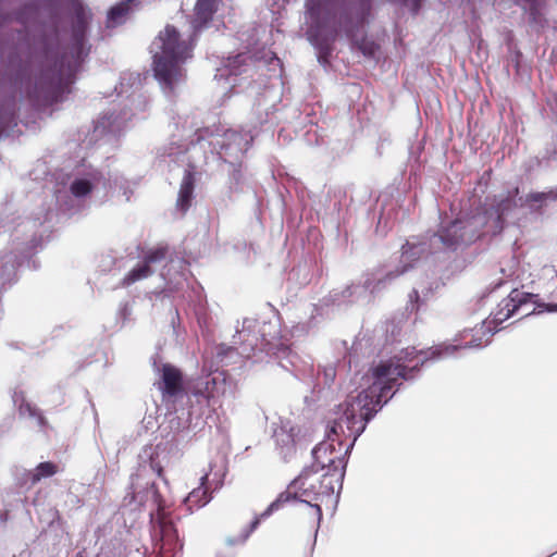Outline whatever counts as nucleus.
I'll return each mask as SVG.
<instances>
[{"label":"nucleus","instance_id":"obj_1","mask_svg":"<svg viewBox=\"0 0 557 557\" xmlns=\"http://www.w3.org/2000/svg\"><path fill=\"white\" fill-rule=\"evenodd\" d=\"M403 372L392 363H379L363 376L369 386L357 395H348L338 405L334 419L327 426L326 438L312 450L313 462L310 467L322 472H332L339 468L345 472L346 456L355 442L364 431L368 421L394 395V387L399 386L398 376Z\"/></svg>","mask_w":557,"mask_h":557},{"label":"nucleus","instance_id":"obj_2","mask_svg":"<svg viewBox=\"0 0 557 557\" xmlns=\"http://www.w3.org/2000/svg\"><path fill=\"white\" fill-rule=\"evenodd\" d=\"M518 195L519 189L515 187L493 198L487 197L472 214L457 218L447 224L442 223L430 239V253H435L441 248L457 250L482 237L498 235L507 222L518 219L522 208L539 210L548 200L557 198L554 191L531 193L525 199Z\"/></svg>","mask_w":557,"mask_h":557},{"label":"nucleus","instance_id":"obj_3","mask_svg":"<svg viewBox=\"0 0 557 557\" xmlns=\"http://www.w3.org/2000/svg\"><path fill=\"white\" fill-rule=\"evenodd\" d=\"M195 135L196 140H191L188 145H178L173 141L164 152L174 162H187L188 169L185 170L176 201V208L182 213H185L191 206L195 189L194 170L197 168L199 154L206 153L209 148L211 153H216L224 162L235 165L242 160L253 139L250 131L242 133L223 128H218L214 133L201 129L197 131ZM205 159H207V154H205Z\"/></svg>","mask_w":557,"mask_h":557},{"label":"nucleus","instance_id":"obj_4","mask_svg":"<svg viewBox=\"0 0 557 557\" xmlns=\"http://www.w3.org/2000/svg\"><path fill=\"white\" fill-rule=\"evenodd\" d=\"M139 460L138 471L131 483L132 500L139 505L152 506L153 509L149 515L153 535L160 537L156 543V549L161 557H176L183 548V543L178 537L177 529L168 518L164 502L150 478V475L161 476L162 474L157 447L146 446L139 455Z\"/></svg>","mask_w":557,"mask_h":557},{"label":"nucleus","instance_id":"obj_5","mask_svg":"<svg viewBox=\"0 0 557 557\" xmlns=\"http://www.w3.org/2000/svg\"><path fill=\"white\" fill-rule=\"evenodd\" d=\"M267 326L263 323L260 329L257 320L245 319L242 330L237 331L236 335L240 346L235 348L220 345L216 350L220 361L223 362L226 357L233 354L249 358L251 352L258 348L260 341V349L273 355L283 369L290 371L299 380L312 385L313 388L320 386V372L315 371L312 358L308 355L301 356L292 350L289 346L281 342H274L273 337H268Z\"/></svg>","mask_w":557,"mask_h":557},{"label":"nucleus","instance_id":"obj_6","mask_svg":"<svg viewBox=\"0 0 557 557\" xmlns=\"http://www.w3.org/2000/svg\"><path fill=\"white\" fill-rule=\"evenodd\" d=\"M344 471L339 468L332 472H322L314 467H308L288 485L287 490L278 495L269 507L256 518L250 525V530L245 534V541L249 534L258 527L261 519H265L274 511L278 510L284 504L298 499L308 504L313 510L318 522L322 519V510L318 504L311 502L322 500L324 497L332 496L339 492L343 485Z\"/></svg>","mask_w":557,"mask_h":557},{"label":"nucleus","instance_id":"obj_7","mask_svg":"<svg viewBox=\"0 0 557 557\" xmlns=\"http://www.w3.org/2000/svg\"><path fill=\"white\" fill-rule=\"evenodd\" d=\"M193 42L183 39L174 26L166 25L150 46L156 79L166 96L185 79L184 63L191 58Z\"/></svg>","mask_w":557,"mask_h":557},{"label":"nucleus","instance_id":"obj_8","mask_svg":"<svg viewBox=\"0 0 557 557\" xmlns=\"http://www.w3.org/2000/svg\"><path fill=\"white\" fill-rule=\"evenodd\" d=\"M496 333L490 324L483 322L471 330H463L455 339L456 344L443 343L428 350H416L414 347H407L403 349L399 355L393 358L381 361L380 363H392L393 368H398L403 372L398 380L412 379V372L419 366H423L429 359H441L455 355L456 351L467 348H482L485 347L492 336Z\"/></svg>","mask_w":557,"mask_h":557},{"label":"nucleus","instance_id":"obj_9","mask_svg":"<svg viewBox=\"0 0 557 557\" xmlns=\"http://www.w3.org/2000/svg\"><path fill=\"white\" fill-rule=\"evenodd\" d=\"M67 185L70 195H64L60 190L57 191L55 198L60 209L64 212L75 213L79 210L83 203L102 191V197H107L109 190L113 189L110 184L108 186L107 180L103 175L90 164L82 162L77 164L67 176ZM123 189V178L115 177L114 188Z\"/></svg>","mask_w":557,"mask_h":557},{"label":"nucleus","instance_id":"obj_10","mask_svg":"<svg viewBox=\"0 0 557 557\" xmlns=\"http://www.w3.org/2000/svg\"><path fill=\"white\" fill-rule=\"evenodd\" d=\"M426 252V244H410L407 242L403 246L401 253V263L404 264L401 270H397L396 272L384 273L383 271H376L367 276L364 283L362 285H351L348 286L342 293V299L334 298V302L341 305L345 301H358L360 299L368 298V294L372 295L376 292H380L383 287H385L386 282L397 277L398 275L405 273L409 267H412L410 262L418 260L421 255Z\"/></svg>","mask_w":557,"mask_h":557},{"label":"nucleus","instance_id":"obj_11","mask_svg":"<svg viewBox=\"0 0 557 557\" xmlns=\"http://www.w3.org/2000/svg\"><path fill=\"white\" fill-rule=\"evenodd\" d=\"M306 34L312 45L325 49L338 34L332 0H306Z\"/></svg>","mask_w":557,"mask_h":557},{"label":"nucleus","instance_id":"obj_12","mask_svg":"<svg viewBox=\"0 0 557 557\" xmlns=\"http://www.w3.org/2000/svg\"><path fill=\"white\" fill-rule=\"evenodd\" d=\"M537 298V295L513 289L506 299L502 300L492 318L485 322L497 332V326L518 311H522L524 317L535 311L537 313L557 312V304L539 302Z\"/></svg>","mask_w":557,"mask_h":557},{"label":"nucleus","instance_id":"obj_13","mask_svg":"<svg viewBox=\"0 0 557 557\" xmlns=\"http://www.w3.org/2000/svg\"><path fill=\"white\" fill-rule=\"evenodd\" d=\"M228 387L225 372L214 370L189 382L187 393L190 400L195 398L200 407L215 410L221 406V397L225 395Z\"/></svg>","mask_w":557,"mask_h":557},{"label":"nucleus","instance_id":"obj_14","mask_svg":"<svg viewBox=\"0 0 557 557\" xmlns=\"http://www.w3.org/2000/svg\"><path fill=\"white\" fill-rule=\"evenodd\" d=\"M246 50L245 52L237 53L235 57H228L223 62L222 66L216 70L214 78L218 83H224L223 89H227L228 87L233 88L237 85L236 76L248 71L250 65L249 61L252 59L261 60L263 58V55L255 51L250 42L246 46Z\"/></svg>","mask_w":557,"mask_h":557},{"label":"nucleus","instance_id":"obj_15","mask_svg":"<svg viewBox=\"0 0 557 557\" xmlns=\"http://www.w3.org/2000/svg\"><path fill=\"white\" fill-rule=\"evenodd\" d=\"M225 475L224 465H210V471L200 478V485L194 488L184 499V506L188 511L193 512L207 505L211 495L209 491L213 487L219 488L223 483Z\"/></svg>","mask_w":557,"mask_h":557},{"label":"nucleus","instance_id":"obj_16","mask_svg":"<svg viewBox=\"0 0 557 557\" xmlns=\"http://www.w3.org/2000/svg\"><path fill=\"white\" fill-rule=\"evenodd\" d=\"M168 248L159 246L150 249L144 260L132 269L123 280V285L128 286L137 281L148 277L152 273V265L165 259Z\"/></svg>","mask_w":557,"mask_h":557},{"label":"nucleus","instance_id":"obj_17","mask_svg":"<svg viewBox=\"0 0 557 557\" xmlns=\"http://www.w3.org/2000/svg\"><path fill=\"white\" fill-rule=\"evenodd\" d=\"M160 381L157 383L158 388L162 392L164 397H176L182 394L183 375L181 371L172 364L164 363L161 368L157 369Z\"/></svg>","mask_w":557,"mask_h":557},{"label":"nucleus","instance_id":"obj_18","mask_svg":"<svg viewBox=\"0 0 557 557\" xmlns=\"http://www.w3.org/2000/svg\"><path fill=\"white\" fill-rule=\"evenodd\" d=\"M276 446L281 454L286 458L295 451V433L294 428L282 424L276 428L273 433Z\"/></svg>","mask_w":557,"mask_h":557},{"label":"nucleus","instance_id":"obj_19","mask_svg":"<svg viewBox=\"0 0 557 557\" xmlns=\"http://www.w3.org/2000/svg\"><path fill=\"white\" fill-rule=\"evenodd\" d=\"M131 119V115L126 112L122 114H110L101 116L96 124V131L101 133H117L122 129L125 122Z\"/></svg>","mask_w":557,"mask_h":557},{"label":"nucleus","instance_id":"obj_20","mask_svg":"<svg viewBox=\"0 0 557 557\" xmlns=\"http://www.w3.org/2000/svg\"><path fill=\"white\" fill-rule=\"evenodd\" d=\"M13 404L18 408V412L21 416H27L29 418H35L39 426H42L45 423L44 417L37 411V409L25 400L24 394L22 392L15 391L13 396Z\"/></svg>","mask_w":557,"mask_h":557},{"label":"nucleus","instance_id":"obj_21","mask_svg":"<svg viewBox=\"0 0 557 557\" xmlns=\"http://www.w3.org/2000/svg\"><path fill=\"white\" fill-rule=\"evenodd\" d=\"M135 0H123L119 4L111 8L108 13L107 26L108 27H116L123 24L126 20V16L131 10V4Z\"/></svg>","mask_w":557,"mask_h":557},{"label":"nucleus","instance_id":"obj_22","mask_svg":"<svg viewBox=\"0 0 557 557\" xmlns=\"http://www.w3.org/2000/svg\"><path fill=\"white\" fill-rule=\"evenodd\" d=\"M77 20H78V25H77V29L74 33V45H75V51H76V59H77V61H79L84 54L85 55L87 54V52L85 51V48H84V30L86 27V20H85V14H84L83 10L78 13Z\"/></svg>","mask_w":557,"mask_h":557},{"label":"nucleus","instance_id":"obj_23","mask_svg":"<svg viewBox=\"0 0 557 557\" xmlns=\"http://www.w3.org/2000/svg\"><path fill=\"white\" fill-rule=\"evenodd\" d=\"M17 262L15 257L7 255L0 259V278L3 283H10L15 275Z\"/></svg>","mask_w":557,"mask_h":557},{"label":"nucleus","instance_id":"obj_24","mask_svg":"<svg viewBox=\"0 0 557 557\" xmlns=\"http://www.w3.org/2000/svg\"><path fill=\"white\" fill-rule=\"evenodd\" d=\"M59 471L60 468L57 463L50 461L40 462L32 472V483H37L41 479L50 478L58 473Z\"/></svg>","mask_w":557,"mask_h":557},{"label":"nucleus","instance_id":"obj_25","mask_svg":"<svg viewBox=\"0 0 557 557\" xmlns=\"http://www.w3.org/2000/svg\"><path fill=\"white\" fill-rule=\"evenodd\" d=\"M320 376L322 375V381L325 386H331L336 377V368L334 364H327L319 370Z\"/></svg>","mask_w":557,"mask_h":557},{"label":"nucleus","instance_id":"obj_26","mask_svg":"<svg viewBox=\"0 0 557 557\" xmlns=\"http://www.w3.org/2000/svg\"><path fill=\"white\" fill-rule=\"evenodd\" d=\"M520 3L525 11H529L531 18L536 22V15L541 8V0H520Z\"/></svg>","mask_w":557,"mask_h":557},{"label":"nucleus","instance_id":"obj_27","mask_svg":"<svg viewBox=\"0 0 557 557\" xmlns=\"http://www.w3.org/2000/svg\"><path fill=\"white\" fill-rule=\"evenodd\" d=\"M312 321L299 322L292 327V336H301L309 332Z\"/></svg>","mask_w":557,"mask_h":557},{"label":"nucleus","instance_id":"obj_28","mask_svg":"<svg viewBox=\"0 0 557 557\" xmlns=\"http://www.w3.org/2000/svg\"><path fill=\"white\" fill-rule=\"evenodd\" d=\"M413 298H414L416 300H418V298H419V293H418V290H416V289H413V290H412V293L410 294V300H411V301H412V299H413Z\"/></svg>","mask_w":557,"mask_h":557},{"label":"nucleus","instance_id":"obj_29","mask_svg":"<svg viewBox=\"0 0 557 557\" xmlns=\"http://www.w3.org/2000/svg\"><path fill=\"white\" fill-rule=\"evenodd\" d=\"M361 49H362V52H363L364 54H371V53H372V49H371V48H368L367 46L362 47Z\"/></svg>","mask_w":557,"mask_h":557},{"label":"nucleus","instance_id":"obj_30","mask_svg":"<svg viewBox=\"0 0 557 557\" xmlns=\"http://www.w3.org/2000/svg\"><path fill=\"white\" fill-rule=\"evenodd\" d=\"M345 33H346L347 36H351L349 28H345Z\"/></svg>","mask_w":557,"mask_h":557},{"label":"nucleus","instance_id":"obj_31","mask_svg":"<svg viewBox=\"0 0 557 557\" xmlns=\"http://www.w3.org/2000/svg\"><path fill=\"white\" fill-rule=\"evenodd\" d=\"M317 311H318V308H317L315 306H313V308H312V313H313V312H317Z\"/></svg>","mask_w":557,"mask_h":557}]
</instances>
